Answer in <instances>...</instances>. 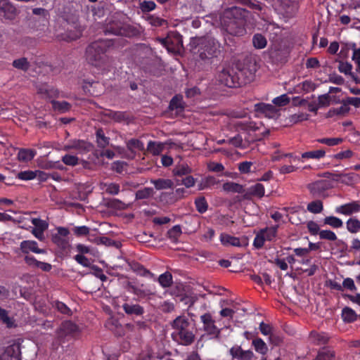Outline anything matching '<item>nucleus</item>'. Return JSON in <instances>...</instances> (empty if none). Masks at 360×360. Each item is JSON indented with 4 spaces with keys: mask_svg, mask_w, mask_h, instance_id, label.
Segmentation results:
<instances>
[{
    "mask_svg": "<svg viewBox=\"0 0 360 360\" xmlns=\"http://www.w3.org/2000/svg\"><path fill=\"white\" fill-rule=\"evenodd\" d=\"M200 319L202 323V330L207 335L211 336L212 338H218L221 333V330L216 326L215 321L212 314L209 312L205 313L200 316Z\"/></svg>",
    "mask_w": 360,
    "mask_h": 360,
    "instance_id": "6e6552de",
    "label": "nucleus"
},
{
    "mask_svg": "<svg viewBox=\"0 0 360 360\" xmlns=\"http://www.w3.org/2000/svg\"><path fill=\"white\" fill-rule=\"evenodd\" d=\"M323 210V202L319 200H314L307 205V210L314 214L321 213Z\"/></svg>",
    "mask_w": 360,
    "mask_h": 360,
    "instance_id": "c03bdc74",
    "label": "nucleus"
},
{
    "mask_svg": "<svg viewBox=\"0 0 360 360\" xmlns=\"http://www.w3.org/2000/svg\"><path fill=\"white\" fill-rule=\"evenodd\" d=\"M314 360H338L336 358L335 351L330 347H323L318 352L316 357Z\"/></svg>",
    "mask_w": 360,
    "mask_h": 360,
    "instance_id": "5701e85b",
    "label": "nucleus"
},
{
    "mask_svg": "<svg viewBox=\"0 0 360 360\" xmlns=\"http://www.w3.org/2000/svg\"><path fill=\"white\" fill-rule=\"evenodd\" d=\"M264 195V187L262 184L257 183L248 188L244 193V199H250L252 196H257L259 198Z\"/></svg>",
    "mask_w": 360,
    "mask_h": 360,
    "instance_id": "a211bd4d",
    "label": "nucleus"
},
{
    "mask_svg": "<svg viewBox=\"0 0 360 360\" xmlns=\"http://www.w3.org/2000/svg\"><path fill=\"white\" fill-rule=\"evenodd\" d=\"M255 70L247 68L238 69L236 71L229 65L219 68L217 73L218 82L229 88H236L250 83L254 79Z\"/></svg>",
    "mask_w": 360,
    "mask_h": 360,
    "instance_id": "7ed1b4c3",
    "label": "nucleus"
},
{
    "mask_svg": "<svg viewBox=\"0 0 360 360\" xmlns=\"http://www.w3.org/2000/svg\"><path fill=\"white\" fill-rule=\"evenodd\" d=\"M252 344L257 352L263 355L266 354L268 347L262 339L259 338H255L252 340Z\"/></svg>",
    "mask_w": 360,
    "mask_h": 360,
    "instance_id": "4c0bfd02",
    "label": "nucleus"
},
{
    "mask_svg": "<svg viewBox=\"0 0 360 360\" xmlns=\"http://www.w3.org/2000/svg\"><path fill=\"white\" fill-rule=\"evenodd\" d=\"M181 228L179 225L174 226L167 231L168 237L174 242L176 241L181 234Z\"/></svg>",
    "mask_w": 360,
    "mask_h": 360,
    "instance_id": "13d9d810",
    "label": "nucleus"
},
{
    "mask_svg": "<svg viewBox=\"0 0 360 360\" xmlns=\"http://www.w3.org/2000/svg\"><path fill=\"white\" fill-rule=\"evenodd\" d=\"M153 194V189L152 188H144L143 189L139 190L136 192V200H143L147 199L152 196Z\"/></svg>",
    "mask_w": 360,
    "mask_h": 360,
    "instance_id": "603ef678",
    "label": "nucleus"
},
{
    "mask_svg": "<svg viewBox=\"0 0 360 360\" xmlns=\"http://www.w3.org/2000/svg\"><path fill=\"white\" fill-rule=\"evenodd\" d=\"M257 112L263 113L266 117H273L276 113V108L271 104H266L264 103H257L255 105Z\"/></svg>",
    "mask_w": 360,
    "mask_h": 360,
    "instance_id": "4be33fe9",
    "label": "nucleus"
},
{
    "mask_svg": "<svg viewBox=\"0 0 360 360\" xmlns=\"http://www.w3.org/2000/svg\"><path fill=\"white\" fill-rule=\"evenodd\" d=\"M289 53L288 47L281 44H274L269 51L270 58L276 63L285 62Z\"/></svg>",
    "mask_w": 360,
    "mask_h": 360,
    "instance_id": "1a4fd4ad",
    "label": "nucleus"
},
{
    "mask_svg": "<svg viewBox=\"0 0 360 360\" xmlns=\"http://www.w3.org/2000/svg\"><path fill=\"white\" fill-rule=\"evenodd\" d=\"M198 53L199 58L204 62H210L218 58L222 52L221 44L215 38L210 36L197 39Z\"/></svg>",
    "mask_w": 360,
    "mask_h": 360,
    "instance_id": "39448f33",
    "label": "nucleus"
},
{
    "mask_svg": "<svg viewBox=\"0 0 360 360\" xmlns=\"http://www.w3.org/2000/svg\"><path fill=\"white\" fill-rule=\"evenodd\" d=\"M185 108L183 96L180 94L175 95L170 101L169 108L171 110H176L182 111Z\"/></svg>",
    "mask_w": 360,
    "mask_h": 360,
    "instance_id": "7c9ffc66",
    "label": "nucleus"
},
{
    "mask_svg": "<svg viewBox=\"0 0 360 360\" xmlns=\"http://www.w3.org/2000/svg\"><path fill=\"white\" fill-rule=\"evenodd\" d=\"M342 287V291L344 290V289L349 290L352 292H354L357 290V288L354 284V280L351 278H345L343 280Z\"/></svg>",
    "mask_w": 360,
    "mask_h": 360,
    "instance_id": "69168bd1",
    "label": "nucleus"
},
{
    "mask_svg": "<svg viewBox=\"0 0 360 360\" xmlns=\"http://www.w3.org/2000/svg\"><path fill=\"white\" fill-rule=\"evenodd\" d=\"M192 169L186 164L176 165L173 169V174L175 176H184L191 173Z\"/></svg>",
    "mask_w": 360,
    "mask_h": 360,
    "instance_id": "a18cd8bd",
    "label": "nucleus"
},
{
    "mask_svg": "<svg viewBox=\"0 0 360 360\" xmlns=\"http://www.w3.org/2000/svg\"><path fill=\"white\" fill-rule=\"evenodd\" d=\"M331 96L328 94L321 95L318 97V105L320 108L329 106L330 104Z\"/></svg>",
    "mask_w": 360,
    "mask_h": 360,
    "instance_id": "e2e57ef3",
    "label": "nucleus"
},
{
    "mask_svg": "<svg viewBox=\"0 0 360 360\" xmlns=\"http://www.w3.org/2000/svg\"><path fill=\"white\" fill-rule=\"evenodd\" d=\"M32 223L34 226L32 229L34 236L40 240L44 239V232L48 229V223L41 219L34 218L32 219Z\"/></svg>",
    "mask_w": 360,
    "mask_h": 360,
    "instance_id": "f3484780",
    "label": "nucleus"
},
{
    "mask_svg": "<svg viewBox=\"0 0 360 360\" xmlns=\"http://www.w3.org/2000/svg\"><path fill=\"white\" fill-rule=\"evenodd\" d=\"M248 11L238 6L225 9L220 16L222 28L233 36H243L245 34V17Z\"/></svg>",
    "mask_w": 360,
    "mask_h": 360,
    "instance_id": "f257e3e1",
    "label": "nucleus"
},
{
    "mask_svg": "<svg viewBox=\"0 0 360 360\" xmlns=\"http://www.w3.org/2000/svg\"><path fill=\"white\" fill-rule=\"evenodd\" d=\"M252 44L257 49H264L267 44L266 38L261 34H256L253 36Z\"/></svg>",
    "mask_w": 360,
    "mask_h": 360,
    "instance_id": "de8ad7c7",
    "label": "nucleus"
},
{
    "mask_svg": "<svg viewBox=\"0 0 360 360\" xmlns=\"http://www.w3.org/2000/svg\"><path fill=\"white\" fill-rule=\"evenodd\" d=\"M0 10L13 14L16 9L9 0H0Z\"/></svg>",
    "mask_w": 360,
    "mask_h": 360,
    "instance_id": "4d7b16f0",
    "label": "nucleus"
},
{
    "mask_svg": "<svg viewBox=\"0 0 360 360\" xmlns=\"http://www.w3.org/2000/svg\"><path fill=\"white\" fill-rule=\"evenodd\" d=\"M195 205L198 212L205 213L208 208L207 202L205 197H200L195 199Z\"/></svg>",
    "mask_w": 360,
    "mask_h": 360,
    "instance_id": "5fc2aeb1",
    "label": "nucleus"
},
{
    "mask_svg": "<svg viewBox=\"0 0 360 360\" xmlns=\"http://www.w3.org/2000/svg\"><path fill=\"white\" fill-rule=\"evenodd\" d=\"M36 153V150L33 149L20 148L18 149L17 158L20 162H27L32 160Z\"/></svg>",
    "mask_w": 360,
    "mask_h": 360,
    "instance_id": "a878e982",
    "label": "nucleus"
},
{
    "mask_svg": "<svg viewBox=\"0 0 360 360\" xmlns=\"http://www.w3.org/2000/svg\"><path fill=\"white\" fill-rule=\"evenodd\" d=\"M341 138H323L317 139V141L320 143L326 144L329 146H337L342 142Z\"/></svg>",
    "mask_w": 360,
    "mask_h": 360,
    "instance_id": "bf43d9fd",
    "label": "nucleus"
},
{
    "mask_svg": "<svg viewBox=\"0 0 360 360\" xmlns=\"http://www.w3.org/2000/svg\"><path fill=\"white\" fill-rule=\"evenodd\" d=\"M158 281L163 288H168L172 284V276L169 272H165L159 276Z\"/></svg>",
    "mask_w": 360,
    "mask_h": 360,
    "instance_id": "3c124183",
    "label": "nucleus"
},
{
    "mask_svg": "<svg viewBox=\"0 0 360 360\" xmlns=\"http://www.w3.org/2000/svg\"><path fill=\"white\" fill-rule=\"evenodd\" d=\"M90 229L86 226H75L72 228V233L77 237L87 236L89 233Z\"/></svg>",
    "mask_w": 360,
    "mask_h": 360,
    "instance_id": "052dcab7",
    "label": "nucleus"
},
{
    "mask_svg": "<svg viewBox=\"0 0 360 360\" xmlns=\"http://www.w3.org/2000/svg\"><path fill=\"white\" fill-rule=\"evenodd\" d=\"M128 264L130 266V269L139 276L147 277L152 275L149 270L137 262H128Z\"/></svg>",
    "mask_w": 360,
    "mask_h": 360,
    "instance_id": "393cba45",
    "label": "nucleus"
},
{
    "mask_svg": "<svg viewBox=\"0 0 360 360\" xmlns=\"http://www.w3.org/2000/svg\"><path fill=\"white\" fill-rule=\"evenodd\" d=\"M127 148L131 152L135 150L142 151L144 150V145L139 139H131L127 142Z\"/></svg>",
    "mask_w": 360,
    "mask_h": 360,
    "instance_id": "58836bf2",
    "label": "nucleus"
},
{
    "mask_svg": "<svg viewBox=\"0 0 360 360\" xmlns=\"http://www.w3.org/2000/svg\"><path fill=\"white\" fill-rule=\"evenodd\" d=\"M156 4L153 1H143L140 4V8L143 13H147L153 11Z\"/></svg>",
    "mask_w": 360,
    "mask_h": 360,
    "instance_id": "680f3d73",
    "label": "nucleus"
},
{
    "mask_svg": "<svg viewBox=\"0 0 360 360\" xmlns=\"http://www.w3.org/2000/svg\"><path fill=\"white\" fill-rule=\"evenodd\" d=\"M165 148V143L150 141L148 143L147 150L153 155H160Z\"/></svg>",
    "mask_w": 360,
    "mask_h": 360,
    "instance_id": "2f4dec72",
    "label": "nucleus"
},
{
    "mask_svg": "<svg viewBox=\"0 0 360 360\" xmlns=\"http://www.w3.org/2000/svg\"><path fill=\"white\" fill-rule=\"evenodd\" d=\"M96 143L99 148H104L109 145V138L105 136L102 129H98L96 132Z\"/></svg>",
    "mask_w": 360,
    "mask_h": 360,
    "instance_id": "e433bc0d",
    "label": "nucleus"
},
{
    "mask_svg": "<svg viewBox=\"0 0 360 360\" xmlns=\"http://www.w3.org/2000/svg\"><path fill=\"white\" fill-rule=\"evenodd\" d=\"M70 232L67 228L58 227L56 232L52 234L51 240L57 246L67 248L70 246Z\"/></svg>",
    "mask_w": 360,
    "mask_h": 360,
    "instance_id": "9d476101",
    "label": "nucleus"
},
{
    "mask_svg": "<svg viewBox=\"0 0 360 360\" xmlns=\"http://www.w3.org/2000/svg\"><path fill=\"white\" fill-rule=\"evenodd\" d=\"M17 177L21 180H32L36 178L35 171H24L18 173Z\"/></svg>",
    "mask_w": 360,
    "mask_h": 360,
    "instance_id": "338daca9",
    "label": "nucleus"
},
{
    "mask_svg": "<svg viewBox=\"0 0 360 360\" xmlns=\"http://www.w3.org/2000/svg\"><path fill=\"white\" fill-rule=\"evenodd\" d=\"M0 321L6 326L8 328H12L15 326L13 318L8 316V311L0 307Z\"/></svg>",
    "mask_w": 360,
    "mask_h": 360,
    "instance_id": "f704fd0d",
    "label": "nucleus"
},
{
    "mask_svg": "<svg viewBox=\"0 0 360 360\" xmlns=\"http://www.w3.org/2000/svg\"><path fill=\"white\" fill-rule=\"evenodd\" d=\"M94 240L98 245H103L108 247L113 246L115 248H120L121 246V244L119 241L114 240L105 236L96 237Z\"/></svg>",
    "mask_w": 360,
    "mask_h": 360,
    "instance_id": "473e14b6",
    "label": "nucleus"
},
{
    "mask_svg": "<svg viewBox=\"0 0 360 360\" xmlns=\"http://www.w3.org/2000/svg\"><path fill=\"white\" fill-rule=\"evenodd\" d=\"M273 103L278 106H284L290 103V98L287 94L278 96L272 101Z\"/></svg>",
    "mask_w": 360,
    "mask_h": 360,
    "instance_id": "774afa93",
    "label": "nucleus"
},
{
    "mask_svg": "<svg viewBox=\"0 0 360 360\" xmlns=\"http://www.w3.org/2000/svg\"><path fill=\"white\" fill-rule=\"evenodd\" d=\"M93 145L84 140H72L64 146V150H68L71 149H75L79 151L81 153H86L91 150Z\"/></svg>",
    "mask_w": 360,
    "mask_h": 360,
    "instance_id": "4468645a",
    "label": "nucleus"
},
{
    "mask_svg": "<svg viewBox=\"0 0 360 360\" xmlns=\"http://www.w3.org/2000/svg\"><path fill=\"white\" fill-rule=\"evenodd\" d=\"M338 214L349 216L360 212V202L359 201H352L338 206L335 208Z\"/></svg>",
    "mask_w": 360,
    "mask_h": 360,
    "instance_id": "2eb2a0df",
    "label": "nucleus"
},
{
    "mask_svg": "<svg viewBox=\"0 0 360 360\" xmlns=\"http://www.w3.org/2000/svg\"><path fill=\"white\" fill-rule=\"evenodd\" d=\"M309 338H310L311 341L314 345H326L329 340V338L326 333H318L316 331L311 332Z\"/></svg>",
    "mask_w": 360,
    "mask_h": 360,
    "instance_id": "cd10ccee",
    "label": "nucleus"
},
{
    "mask_svg": "<svg viewBox=\"0 0 360 360\" xmlns=\"http://www.w3.org/2000/svg\"><path fill=\"white\" fill-rule=\"evenodd\" d=\"M82 254H78L75 255V260L82 265L83 266L88 267L91 265V259L86 257L84 255H83L84 253H88L90 252L91 249H79Z\"/></svg>",
    "mask_w": 360,
    "mask_h": 360,
    "instance_id": "ea45409f",
    "label": "nucleus"
},
{
    "mask_svg": "<svg viewBox=\"0 0 360 360\" xmlns=\"http://www.w3.org/2000/svg\"><path fill=\"white\" fill-rule=\"evenodd\" d=\"M105 117H108L115 122H121L125 119V114L120 111H113L111 110H105L103 112Z\"/></svg>",
    "mask_w": 360,
    "mask_h": 360,
    "instance_id": "a19ab883",
    "label": "nucleus"
},
{
    "mask_svg": "<svg viewBox=\"0 0 360 360\" xmlns=\"http://www.w3.org/2000/svg\"><path fill=\"white\" fill-rule=\"evenodd\" d=\"M147 20L152 26L154 27H162L167 25V21L166 20L155 15H149L147 18Z\"/></svg>",
    "mask_w": 360,
    "mask_h": 360,
    "instance_id": "864d4df0",
    "label": "nucleus"
},
{
    "mask_svg": "<svg viewBox=\"0 0 360 360\" xmlns=\"http://www.w3.org/2000/svg\"><path fill=\"white\" fill-rule=\"evenodd\" d=\"M223 190L226 192L237 193H243L245 192V189L242 185L232 181L224 183L223 184Z\"/></svg>",
    "mask_w": 360,
    "mask_h": 360,
    "instance_id": "72a5a7b5",
    "label": "nucleus"
},
{
    "mask_svg": "<svg viewBox=\"0 0 360 360\" xmlns=\"http://www.w3.org/2000/svg\"><path fill=\"white\" fill-rule=\"evenodd\" d=\"M277 226L266 227L261 229L255 238L253 244L255 248H262L266 240H271L276 236Z\"/></svg>",
    "mask_w": 360,
    "mask_h": 360,
    "instance_id": "9b49d317",
    "label": "nucleus"
},
{
    "mask_svg": "<svg viewBox=\"0 0 360 360\" xmlns=\"http://www.w3.org/2000/svg\"><path fill=\"white\" fill-rule=\"evenodd\" d=\"M323 222L325 224L329 225L335 229L340 228L343 226L342 221L340 219L333 216L326 217L323 219Z\"/></svg>",
    "mask_w": 360,
    "mask_h": 360,
    "instance_id": "09e8293b",
    "label": "nucleus"
},
{
    "mask_svg": "<svg viewBox=\"0 0 360 360\" xmlns=\"http://www.w3.org/2000/svg\"><path fill=\"white\" fill-rule=\"evenodd\" d=\"M309 118V115L304 112H299L296 114H293L290 115L288 117V123L290 124H295L302 121L307 120Z\"/></svg>",
    "mask_w": 360,
    "mask_h": 360,
    "instance_id": "49530a36",
    "label": "nucleus"
},
{
    "mask_svg": "<svg viewBox=\"0 0 360 360\" xmlns=\"http://www.w3.org/2000/svg\"><path fill=\"white\" fill-rule=\"evenodd\" d=\"M123 15L115 13L109 18L104 27L105 34H112L124 37H131L135 34V29L122 21Z\"/></svg>",
    "mask_w": 360,
    "mask_h": 360,
    "instance_id": "423d86ee",
    "label": "nucleus"
},
{
    "mask_svg": "<svg viewBox=\"0 0 360 360\" xmlns=\"http://www.w3.org/2000/svg\"><path fill=\"white\" fill-rule=\"evenodd\" d=\"M341 316L344 322L350 323L356 321L359 316L353 309L345 307L342 310Z\"/></svg>",
    "mask_w": 360,
    "mask_h": 360,
    "instance_id": "bb28decb",
    "label": "nucleus"
},
{
    "mask_svg": "<svg viewBox=\"0 0 360 360\" xmlns=\"http://www.w3.org/2000/svg\"><path fill=\"white\" fill-rule=\"evenodd\" d=\"M122 309L127 315L141 316L144 313V309L138 304L124 303Z\"/></svg>",
    "mask_w": 360,
    "mask_h": 360,
    "instance_id": "aec40b11",
    "label": "nucleus"
},
{
    "mask_svg": "<svg viewBox=\"0 0 360 360\" xmlns=\"http://www.w3.org/2000/svg\"><path fill=\"white\" fill-rule=\"evenodd\" d=\"M0 360H22L20 345L14 342L6 347L0 353Z\"/></svg>",
    "mask_w": 360,
    "mask_h": 360,
    "instance_id": "f8f14e48",
    "label": "nucleus"
},
{
    "mask_svg": "<svg viewBox=\"0 0 360 360\" xmlns=\"http://www.w3.org/2000/svg\"><path fill=\"white\" fill-rule=\"evenodd\" d=\"M81 334L80 327L72 321H65L62 322L56 332V342L58 344H63L65 342L75 340Z\"/></svg>",
    "mask_w": 360,
    "mask_h": 360,
    "instance_id": "0eeeda50",
    "label": "nucleus"
},
{
    "mask_svg": "<svg viewBox=\"0 0 360 360\" xmlns=\"http://www.w3.org/2000/svg\"><path fill=\"white\" fill-rule=\"evenodd\" d=\"M331 187L332 186L330 185V183L327 180L316 181V182L309 186V188L311 193H312L314 195L319 193Z\"/></svg>",
    "mask_w": 360,
    "mask_h": 360,
    "instance_id": "412c9836",
    "label": "nucleus"
},
{
    "mask_svg": "<svg viewBox=\"0 0 360 360\" xmlns=\"http://www.w3.org/2000/svg\"><path fill=\"white\" fill-rule=\"evenodd\" d=\"M13 66L18 70H23L25 72L30 69V65L26 58H20L14 60L12 63Z\"/></svg>",
    "mask_w": 360,
    "mask_h": 360,
    "instance_id": "37998d69",
    "label": "nucleus"
},
{
    "mask_svg": "<svg viewBox=\"0 0 360 360\" xmlns=\"http://www.w3.org/2000/svg\"><path fill=\"white\" fill-rule=\"evenodd\" d=\"M63 162L68 166H75L78 164L79 159L75 155H65L62 158Z\"/></svg>",
    "mask_w": 360,
    "mask_h": 360,
    "instance_id": "0e129e2a",
    "label": "nucleus"
},
{
    "mask_svg": "<svg viewBox=\"0 0 360 360\" xmlns=\"http://www.w3.org/2000/svg\"><path fill=\"white\" fill-rule=\"evenodd\" d=\"M51 103L54 110L58 111L60 113L69 111L72 106L70 103L65 101H53Z\"/></svg>",
    "mask_w": 360,
    "mask_h": 360,
    "instance_id": "c9c22d12",
    "label": "nucleus"
},
{
    "mask_svg": "<svg viewBox=\"0 0 360 360\" xmlns=\"http://www.w3.org/2000/svg\"><path fill=\"white\" fill-rule=\"evenodd\" d=\"M229 353L233 357V359H236L238 360H252L255 354L251 350H243L240 346H234L232 347Z\"/></svg>",
    "mask_w": 360,
    "mask_h": 360,
    "instance_id": "dca6fc26",
    "label": "nucleus"
},
{
    "mask_svg": "<svg viewBox=\"0 0 360 360\" xmlns=\"http://www.w3.org/2000/svg\"><path fill=\"white\" fill-rule=\"evenodd\" d=\"M335 181H340L346 185H352L359 180V175L356 173H340V175H334Z\"/></svg>",
    "mask_w": 360,
    "mask_h": 360,
    "instance_id": "6ab92c4d",
    "label": "nucleus"
},
{
    "mask_svg": "<svg viewBox=\"0 0 360 360\" xmlns=\"http://www.w3.org/2000/svg\"><path fill=\"white\" fill-rule=\"evenodd\" d=\"M347 229L352 233H356L360 231V221L356 218H350L347 222Z\"/></svg>",
    "mask_w": 360,
    "mask_h": 360,
    "instance_id": "79ce46f5",
    "label": "nucleus"
},
{
    "mask_svg": "<svg viewBox=\"0 0 360 360\" xmlns=\"http://www.w3.org/2000/svg\"><path fill=\"white\" fill-rule=\"evenodd\" d=\"M111 46V41L105 39L91 43L86 49V59L88 63L101 70L109 71L112 60L105 53Z\"/></svg>",
    "mask_w": 360,
    "mask_h": 360,
    "instance_id": "f03ea898",
    "label": "nucleus"
},
{
    "mask_svg": "<svg viewBox=\"0 0 360 360\" xmlns=\"http://www.w3.org/2000/svg\"><path fill=\"white\" fill-rule=\"evenodd\" d=\"M281 6L284 13L288 15H293L297 9V3L289 0H281Z\"/></svg>",
    "mask_w": 360,
    "mask_h": 360,
    "instance_id": "c756f323",
    "label": "nucleus"
},
{
    "mask_svg": "<svg viewBox=\"0 0 360 360\" xmlns=\"http://www.w3.org/2000/svg\"><path fill=\"white\" fill-rule=\"evenodd\" d=\"M340 104H341V106L339 108H330L328 111L326 117L327 118H329V117H333L335 115H340V116L346 115L349 112L350 108H349V106H347V105L343 99H342V101H341Z\"/></svg>",
    "mask_w": 360,
    "mask_h": 360,
    "instance_id": "b1692460",
    "label": "nucleus"
},
{
    "mask_svg": "<svg viewBox=\"0 0 360 360\" xmlns=\"http://www.w3.org/2000/svg\"><path fill=\"white\" fill-rule=\"evenodd\" d=\"M220 241L224 246H235L240 247L247 245L246 238H237L232 236L229 234L222 233L220 235Z\"/></svg>",
    "mask_w": 360,
    "mask_h": 360,
    "instance_id": "ddd939ff",
    "label": "nucleus"
},
{
    "mask_svg": "<svg viewBox=\"0 0 360 360\" xmlns=\"http://www.w3.org/2000/svg\"><path fill=\"white\" fill-rule=\"evenodd\" d=\"M109 207L120 210H124L129 207L130 204H126L119 199H112L108 201Z\"/></svg>",
    "mask_w": 360,
    "mask_h": 360,
    "instance_id": "8fccbe9b",
    "label": "nucleus"
},
{
    "mask_svg": "<svg viewBox=\"0 0 360 360\" xmlns=\"http://www.w3.org/2000/svg\"><path fill=\"white\" fill-rule=\"evenodd\" d=\"M326 155L324 150H317L313 151H308L302 153V158H313L319 159L323 158Z\"/></svg>",
    "mask_w": 360,
    "mask_h": 360,
    "instance_id": "6e6d98bb",
    "label": "nucleus"
},
{
    "mask_svg": "<svg viewBox=\"0 0 360 360\" xmlns=\"http://www.w3.org/2000/svg\"><path fill=\"white\" fill-rule=\"evenodd\" d=\"M150 182L157 190L168 189L174 187V182L169 179L160 178L158 179H151Z\"/></svg>",
    "mask_w": 360,
    "mask_h": 360,
    "instance_id": "c85d7f7f",
    "label": "nucleus"
},
{
    "mask_svg": "<svg viewBox=\"0 0 360 360\" xmlns=\"http://www.w3.org/2000/svg\"><path fill=\"white\" fill-rule=\"evenodd\" d=\"M172 326L174 329L172 336L174 341L185 346L191 345L194 342V328L186 316L176 317Z\"/></svg>",
    "mask_w": 360,
    "mask_h": 360,
    "instance_id": "20e7f679",
    "label": "nucleus"
}]
</instances>
